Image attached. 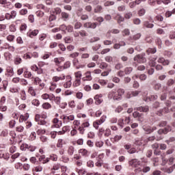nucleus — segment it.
I'll use <instances>...</instances> for the list:
<instances>
[{"label": "nucleus", "instance_id": "nucleus-9", "mask_svg": "<svg viewBox=\"0 0 175 175\" xmlns=\"http://www.w3.org/2000/svg\"><path fill=\"white\" fill-rule=\"evenodd\" d=\"M37 135L40 136V139L41 141L44 142V130H42V129L38 130Z\"/></svg>", "mask_w": 175, "mask_h": 175}, {"label": "nucleus", "instance_id": "nucleus-29", "mask_svg": "<svg viewBox=\"0 0 175 175\" xmlns=\"http://www.w3.org/2000/svg\"><path fill=\"white\" fill-rule=\"evenodd\" d=\"M64 42L67 44L72 43V42H73V38L70 36L65 37Z\"/></svg>", "mask_w": 175, "mask_h": 175}, {"label": "nucleus", "instance_id": "nucleus-10", "mask_svg": "<svg viewBox=\"0 0 175 175\" xmlns=\"http://www.w3.org/2000/svg\"><path fill=\"white\" fill-rule=\"evenodd\" d=\"M36 84L38 85L40 87V90L44 88V83H42V79L39 77L35 79Z\"/></svg>", "mask_w": 175, "mask_h": 175}, {"label": "nucleus", "instance_id": "nucleus-33", "mask_svg": "<svg viewBox=\"0 0 175 175\" xmlns=\"http://www.w3.org/2000/svg\"><path fill=\"white\" fill-rule=\"evenodd\" d=\"M1 157L3 158L5 161H9V159L10 158V154L9 153H2Z\"/></svg>", "mask_w": 175, "mask_h": 175}, {"label": "nucleus", "instance_id": "nucleus-16", "mask_svg": "<svg viewBox=\"0 0 175 175\" xmlns=\"http://www.w3.org/2000/svg\"><path fill=\"white\" fill-rule=\"evenodd\" d=\"M28 93L31 95V96H36V92H35V89L33 87H29L28 89Z\"/></svg>", "mask_w": 175, "mask_h": 175}, {"label": "nucleus", "instance_id": "nucleus-25", "mask_svg": "<svg viewBox=\"0 0 175 175\" xmlns=\"http://www.w3.org/2000/svg\"><path fill=\"white\" fill-rule=\"evenodd\" d=\"M144 131L146 132V135H150V133H152L151 131V126H148L143 128Z\"/></svg>", "mask_w": 175, "mask_h": 175}, {"label": "nucleus", "instance_id": "nucleus-27", "mask_svg": "<svg viewBox=\"0 0 175 175\" xmlns=\"http://www.w3.org/2000/svg\"><path fill=\"white\" fill-rule=\"evenodd\" d=\"M156 44H157L159 49H162V40L161 38H157Z\"/></svg>", "mask_w": 175, "mask_h": 175}, {"label": "nucleus", "instance_id": "nucleus-32", "mask_svg": "<svg viewBox=\"0 0 175 175\" xmlns=\"http://www.w3.org/2000/svg\"><path fill=\"white\" fill-rule=\"evenodd\" d=\"M25 70H27L25 68H19L17 70V75H18V76H21V75H23V74L24 75V72H25Z\"/></svg>", "mask_w": 175, "mask_h": 175}, {"label": "nucleus", "instance_id": "nucleus-5", "mask_svg": "<svg viewBox=\"0 0 175 175\" xmlns=\"http://www.w3.org/2000/svg\"><path fill=\"white\" fill-rule=\"evenodd\" d=\"M129 165L133 167H137V166L140 165V161H139L137 159H132L129 161Z\"/></svg>", "mask_w": 175, "mask_h": 175}, {"label": "nucleus", "instance_id": "nucleus-30", "mask_svg": "<svg viewBox=\"0 0 175 175\" xmlns=\"http://www.w3.org/2000/svg\"><path fill=\"white\" fill-rule=\"evenodd\" d=\"M139 38H142V34L137 33V34L134 35L133 37L131 36L130 39H133V40H139Z\"/></svg>", "mask_w": 175, "mask_h": 175}, {"label": "nucleus", "instance_id": "nucleus-63", "mask_svg": "<svg viewBox=\"0 0 175 175\" xmlns=\"http://www.w3.org/2000/svg\"><path fill=\"white\" fill-rule=\"evenodd\" d=\"M66 31L69 33L70 32H73V26L69 25L68 26H67V29Z\"/></svg>", "mask_w": 175, "mask_h": 175}, {"label": "nucleus", "instance_id": "nucleus-34", "mask_svg": "<svg viewBox=\"0 0 175 175\" xmlns=\"http://www.w3.org/2000/svg\"><path fill=\"white\" fill-rule=\"evenodd\" d=\"M132 70H133V68H132V67H126L124 69V72L126 73V75H131Z\"/></svg>", "mask_w": 175, "mask_h": 175}, {"label": "nucleus", "instance_id": "nucleus-56", "mask_svg": "<svg viewBox=\"0 0 175 175\" xmlns=\"http://www.w3.org/2000/svg\"><path fill=\"white\" fill-rule=\"evenodd\" d=\"M140 23H142V21H140V18H136L133 19V23H134L135 25H140Z\"/></svg>", "mask_w": 175, "mask_h": 175}, {"label": "nucleus", "instance_id": "nucleus-50", "mask_svg": "<svg viewBox=\"0 0 175 175\" xmlns=\"http://www.w3.org/2000/svg\"><path fill=\"white\" fill-rule=\"evenodd\" d=\"M68 152L69 155H73V153L75 152V148L73 146H70L68 148Z\"/></svg>", "mask_w": 175, "mask_h": 175}, {"label": "nucleus", "instance_id": "nucleus-37", "mask_svg": "<svg viewBox=\"0 0 175 175\" xmlns=\"http://www.w3.org/2000/svg\"><path fill=\"white\" fill-rule=\"evenodd\" d=\"M54 20H57V16H55V14H51V15L49 16V21L50 22L51 21H54Z\"/></svg>", "mask_w": 175, "mask_h": 175}, {"label": "nucleus", "instance_id": "nucleus-55", "mask_svg": "<svg viewBox=\"0 0 175 175\" xmlns=\"http://www.w3.org/2000/svg\"><path fill=\"white\" fill-rule=\"evenodd\" d=\"M82 76L83 75L81 74V71H78L75 72L76 79H79L81 80Z\"/></svg>", "mask_w": 175, "mask_h": 175}, {"label": "nucleus", "instance_id": "nucleus-31", "mask_svg": "<svg viewBox=\"0 0 175 175\" xmlns=\"http://www.w3.org/2000/svg\"><path fill=\"white\" fill-rule=\"evenodd\" d=\"M28 14V10L23 8L19 11V14L21 16H25V14Z\"/></svg>", "mask_w": 175, "mask_h": 175}, {"label": "nucleus", "instance_id": "nucleus-14", "mask_svg": "<svg viewBox=\"0 0 175 175\" xmlns=\"http://www.w3.org/2000/svg\"><path fill=\"white\" fill-rule=\"evenodd\" d=\"M29 116L28 114H26L25 116L24 115H21L19 118V122H24V121H27L28 120Z\"/></svg>", "mask_w": 175, "mask_h": 175}, {"label": "nucleus", "instance_id": "nucleus-22", "mask_svg": "<svg viewBox=\"0 0 175 175\" xmlns=\"http://www.w3.org/2000/svg\"><path fill=\"white\" fill-rule=\"evenodd\" d=\"M144 26L146 27V28H154V24L150 23L148 21L144 22Z\"/></svg>", "mask_w": 175, "mask_h": 175}, {"label": "nucleus", "instance_id": "nucleus-1", "mask_svg": "<svg viewBox=\"0 0 175 175\" xmlns=\"http://www.w3.org/2000/svg\"><path fill=\"white\" fill-rule=\"evenodd\" d=\"M144 55H146V54H138L134 57L133 61L137 62L138 64H145V62H147V59L146 57H144Z\"/></svg>", "mask_w": 175, "mask_h": 175}, {"label": "nucleus", "instance_id": "nucleus-13", "mask_svg": "<svg viewBox=\"0 0 175 175\" xmlns=\"http://www.w3.org/2000/svg\"><path fill=\"white\" fill-rule=\"evenodd\" d=\"M55 96L54 94H49L47 93L44 94V100H47V99H49L50 100H53L55 99Z\"/></svg>", "mask_w": 175, "mask_h": 175}, {"label": "nucleus", "instance_id": "nucleus-35", "mask_svg": "<svg viewBox=\"0 0 175 175\" xmlns=\"http://www.w3.org/2000/svg\"><path fill=\"white\" fill-rule=\"evenodd\" d=\"M103 133H105V129L103 128H100L98 129V137H102V136H103Z\"/></svg>", "mask_w": 175, "mask_h": 175}, {"label": "nucleus", "instance_id": "nucleus-42", "mask_svg": "<svg viewBox=\"0 0 175 175\" xmlns=\"http://www.w3.org/2000/svg\"><path fill=\"white\" fill-rule=\"evenodd\" d=\"M63 132H64V133H66V132H70V126H64L63 128H62V130Z\"/></svg>", "mask_w": 175, "mask_h": 175}, {"label": "nucleus", "instance_id": "nucleus-7", "mask_svg": "<svg viewBox=\"0 0 175 175\" xmlns=\"http://www.w3.org/2000/svg\"><path fill=\"white\" fill-rule=\"evenodd\" d=\"M39 154L38 156H37V157L38 158V160L40 161V162H42V163H44V155H43V154L44 153V150H43L42 148H40L39 150Z\"/></svg>", "mask_w": 175, "mask_h": 175}, {"label": "nucleus", "instance_id": "nucleus-15", "mask_svg": "<svg viewBox=\"0 0 175 175\" xmlns=\"http://www.w3.org/2000/svg\"><path fill=\"white\" fill-rule=\"evenodd\" d=\"M23 62V59L20 57V56L16 55V57L14 58V64L16 65H20Z\"/></svg>", "mask_w": 175, "mask_h": 175}, {"label": "nucleus", "instance_id": "nucleus-3", "mask_svg": "<svg viewBox=\"0 0 175 175\" xmlns=\"http://www.w3.org/2000/svg\"><path fill=\"white\" fill-rule=\"evenodd\" d=\"M35 120L38 122V125H44V115L37 114L35 117Z\"/></svg>", "mask_w": 175, "mask_h": 175}, {"label": "nucleus", "instance_id": "nucleus-46", "mask_svg": "<svg viewBox=\"0 0 175 175\" xmlns=\"http://www.w3.org/2000/svg\"><path fill=\"white\" fill-rule=\"evenodd\" d=\"M109 66V64L106 62H102V64L100 65L99 68L100 69H106Z\"/></svg>", "mask_w": 175, "mask_h": 175}, {"label": "nucleus", "instance_id": "nucleus-36", "mask_svg": "<svg viewBox=\"0 0 175 175\" xmlns=\"http://www.w3.org/2000/svg\"><path fill=\"white\" fill-rule=\"evenodd\" d=\"M4 57H5V59H6V61H9V59H10V58H12V55L9 52H5V53H4Z\"/></svg>", "mask_w": 175, "mask_h": 175}, {"label": "nucleus", "instance_id": "nucleus-28", "mask_svg": "<svg viewBox=\"0 0 175 175\" xmlns=\"http://www.w3.org/2000/svg\"><path fill=\"white\" fill-rule=\"evenodd\" d=\"M7 76L12 77L13 75H14V72H13V68H8L7 69V74H5Z\"/></svg>", "mask_w": 175, "mask_h": 175}, {"label": "nucleus", "instance_id": "nucleus-62", "mask_svg": "<svg viewBox=\"0 0 175 175\" xmlns=\"http://www.w3.org/2000/svg\"><path fill=\"white\" fill-rule=\"evenodd\" d=\"M32 105L34 106H39L40 105V103L37 99H34L31 101Z\"/></svg>", "mask_w": 175, "mask_h": 175}, {"label": "nucleus", "instance_id": "nucleus-53", "mask_svg": "<svg viewBox=\"0 0 175 175\" xmlns=\"http://www.w3.org/2000/svg\"><path fill=\"white\" fill-rule=\"evenodd\" d=\"M138 14L139 16H144V14H146V10L142 8V9H140L139 11H138Z\"/></svg>", "mask_w": 175, "mask_h": 175}, {"label": "nucleus", "instance_id": "nucleus-17", "mask_svg": "<svg viewBox=\"0 0 175 175\" xmlns=\"http://www.w3.org/2000/svg\"><path fill=\"white\" fill-rule=\"evenodd\" d=\"M89 25L88 26V28H92V29H95V28H96V27H98V23L95 22V23H91V22H88Z\"/></svg>", "mask_w": 175, "mask_h": 175}, {"label": "nucleus", "instance_id": "nucleus-38", "mask_svg": "<svg viewBox=\"0 0 175 175\" xmlns=\"http://www.w3.org/2000/svg\"><path fill=\"white\" fill-rule=\"evenodd\" d=\"M9 135V131L8 129L3 130L1 133V136H3V137H7V136Z\"/></svg>", "mask_w": 175, "mask_h": 175}, {"label": "nucleus", "instance_id": "nucleus-45", "mask_svg": "<svg viewBox=\"0 0 175 175\" xmlns=\"http://www.w3.org/2000/svg\"><path fill=\"white\" fill-rule=\"evenodd\" d=\"M16 126V120H10L9 122V127L10 128H14Z\"/></svg>", "mask_w": 175, "mask_h": 175}, {"label": "nucleus", "instance_id": "nucleus-52", "mask_svg": "<svg viewBox=\"0 0 175 175\" xmlns=\"http://www.w3.org/2000/svg\"><path fill=\"white\" fill-rule=\"evenodd\" d=\"M83 25H81V23L80 22H77L75 24V29H80V28H81Z\"/></svg>", "mask_w": 175, "mask_h": 175}, {"label": "nucleus", "instance_id": "nucleus-60", "mask_svg": "<svg viewBox=\"0 0 175 175\" xmlns=\"http://www.w3.org/2000/svg\"><path fill=\"white\" fill-rule=\"evenodd\" d=\"M15 168L18 170L23 169V164L21 163H15Z\"/></svg>", "mask_w": 175, "mask_h": 175}, {"label": "nucleus", "instance_id": "nucleus-24", "mask_svg": "<svg viewBox=\"0 0 175 175\" xmlns=\"http://www.w3.org/2000/svg\"><path fill=\"white\" fill-rule=\"evenodd\" d=\"M42 65H43V62H40L38 63V66H40V68H38V70H37L38 75H42V73H43V68H42Z\"/></svg>", "mask_w": 175, "mask_h": 175}, {"label": "nucleus", "instance_id": "nucleus-59", "mask_svg": "<svg viewBox=\"0 0 175 175\" xmlns=\"http://www.w3.org/2000/svg\"><path fill=\"white\" fill-rule=\"evenodd\" d=\"M139 78L142 81H144L147 79V75L146 74H142L139 75Z\"/></svg>", "mask_w": 175, "mask_h": 175}, {"label": "nucleus", "instance_id": "nucleus-61", "mask_svg": "<svg viewBox=\"0 0 175 175\" xmlns=\"http://www.w3.org/2000/svg\"><path fill=\"white\" fill-rule=\"evenodd\" d=\"M132 16H133L132 12H127L124 14V18L129 20V18H131Z\"/></svg>", "mask_w": 175, "mask_h": 175}, {"label": "nucleus", "instance_id": "nucleus-8", "mask_svg": "<svg viewBox=\"0 0 175 175\" xmlns=\"http://www.w3.org/2000/svg\"><path fill=\"white\" fill-rule=\"evenodd\" d=\"M38 33H39V30H38V29L29 30L27 32V36H29V38H33V36H36V35H38Z\"/></svg>", "mask_w": 175, "mask_h": 175}, {"label": "nucleus", "instance_id": "nucleus-2", "mask_svg": "<svg viewBox=\"0 0 175 175\" xmlns=\"http://www.w3.org/2000/svg\"><path fill=\"white\" fill-rule=\"evenodd\" d=\"M169 132H172V126L170 125L165 126L164 129H160L157 133L159 135H167Z\"/></svg>", "mask_w": 175, "mask_h": 175}, {"label": "nucleus", "instance_id": "nucleus-40", "mask_svg": "<svg viewBox=\"0 0 175 175\" xmlns=\"http://www.w3.org/2000/svg\"><path fill=\"white\" fill-rule=\"evenodd\" d=\"M53 14H61L62 13V10L59 8H56L54 9V11L53 12Z\"/></svg>", "mask_w": 175, "mask_h": 175}, {"label": "nucleus", "instance_id": "nucleus-39", "mask_svg": "<svg viewBox=\"0 0 175 175\" xmlns=\"http://www.w3.org/2000/svg\"><path fill=\"white\" fill-rule=\"evenodd\" d=\"M80 84H81V80L80 79H77L75 80V83H74L72 84V85H73L74 87H79V85H80Z\"/></svg>", "mask_w": 175, "mask_h": 175}, {"label": "nucleus", "instance_id": "nucleus-47", "mask_svg": "<svg viewBox=\"0 0 175 175\" xmlns=\"http://www.w3.org/2000/svg\"><path fill=\"white\" fill-rule=\"evenodd\" d=\"M148 53H150V54H155V53H157V48H149L148 49Z\"/></svg>", "mask_w": 175, "mask_h": 175}, {"label": "nucleus", "instance_id": "nucleus-26", "mask_svg": "<svg viewBox=\"0 0 175 175\" xmlns=\"http://www.w3.org/2000/svg\"><path fill=\"white\" fill-rule=\"evenodd\" d=\"M21 99H22V100H25L27 99V94L25 93V90H21Z\"/></svg>", "mask_w": 175, "mask_h": 175}, {"label": "nucleus", "instance_id": "nucleus-43", "mask_svg": "<svg viewBox=\"0 0 175 175\" xmlns=\"http://www.w3.org/2000/svg\"><path fill=\"white\" fill-rule=\"evenodd\" d=\"M103 9L102 5H97L96 8H94V13H99Z\"/></svg>", "mask_w": 175, "mask_h": 175}, {"label": "nucleus", "instance_id": "nucleus-57", "mask_svg": "<svg viewBox=\"0 0 175 175\" xmlns=\"http://www.w3.org/2000/svg\"><path fill=\"white\" fill-rule=\"evenodd\" d=\"M36 14L38 17H43L44 16V12L42 10H39L36 12Z\"/></svg>", "mask_w": 175, "mask_h": 175}, {"label": "nucleus", "instance_id": "nucleus-48", "mask_svg": "<svg viewBox=\"0 0 175 175\" xmlns=\"http://www.w3.org/2000/svg\"><path fill=\"white\" fill-rule=\"evenodd\" d=\"M15 36L13 35H9L6 37V39L8 42H13L14 40Z\"/></svg>", "mask_w": 175, "mask_h": 175}, {"label": "nucleus", "instance_id": "nucleus-6", "mask_svg": "<svg viewBox=\"0 0 175 175\" xmlns=\"http://www.w3.org/2000/svg\"><path fill=\"white\" fill-rule=\"evenodd\" d=\"M137 111H140L141 113H148L150 111V107L148 105L146 106H141L136 108Z\"/></svg>", "mask_w": 175, "mask_h": 175}, {"label": "nucleus", "instance_id": "nucleus-21", "mask_svg": "<svg viewBox=\"0 0 175 175\" xmlns=\"http://www.w3.org/2000/svg\"><path fill=\"white\" fill-rule=\"evenodd\" d=\"M59 31H62L63 33H66L67 26L65 24H62L59 27Z\"/></svg>", "mask_w": 175, "mask_h": 175}, {"label": "nucleus", "instance_id": "nucleus-44", "mask_svg": "<svg viewBox=\"0 0 175 175\" xmlns=\"http://www.w3.org/2000/svg\"><path fill=\"white\" fill-rule=\"evenodd\" d=\"M79 152L82 154L83 157H85L87 154H88V150H87L86 149H81L79 150Z\"/></svg>", "mask_w": 175, "mask_h": 175}, {"label": "nucleus", "instance_id": "nucleus-20", "mask_svg": "<svg viewBox=\"0 0 175 175\" xmlns=\"http://www.w3.org/2000/svg\"><path fill=\"white\" fill-rule=\"evenodd\" d=\"M57 148H62L64 147V139H59L57 144Z\"/></svg>", "mask_w": 175, "mask_h": 175}, {"label": "nucleus", "instance_id": "nucleus-51", "mask_svg": "<svg viewBox=\"0 0 175 175\" xmlns=\"http://www.w3.org/2000/svg\"><path fill=\"white\" fill-rule=\"evenodd\" d=\"M173 84H174V79H170L167 82V85L168 87H172V85H173Z\"/></svg>", "mask_w": 175, "mask_h": 175}, {"label": "nucleus", "instance_id": "nucleus-54", "mask_svg": "<svg viewBox=\"0 0 175 175\" xmlns=\"http://www.w3.org/2000/svg\"><path fill=\"white\" fill-rule=\"evenodd\" d=\"M16 132H24V126H18L16 127Z\"/></svg>", "mask_w": 175, "mask_h": 175}, {"label": "nucleus", "instance_id": "nucleus-4", "mask_svg": "<svg viewBox=\"0 0 175 175\" xmlns=\"http://www.w3.org/2000/svg\"><path fill=\"white\" fill-rule=\"evenodd\" d=\"M125 94V90L124 89H118V96H113L114 100H121V98H122V95Z\"/></svg>", "mask_w": 175, "mask_h": 175}, {"label": "nucleus", "instance_id": "nucleus-19", "mask_svg": "<svg viewBox=\"0 0 175 175\" xmlns=\"http://www.w3.org/2000/svg\"><path fill=\"white\" fill-rule=\"evenodd\" d=\"M158 126H159V128H164V126H167V121L166 120H161Z\"/></svg>", "mask_w": 175, "mask_h": 175}, {"label": "nucleus", "instance_id": "nucleus-11", "mask_svg": "<svg viewBox=\"0 0 175 175\" xmlns=\"http://www.w3.org/2000/svg\"><path fill=\"white\" fill-rule=\"evenodd\" d=\"M106 116L103 115V116H101L100 120H97L95 121V124H96V125H102V124H103V122L106 121Z\"/></svg>", "mask_w": 175, "mask_h": 175}, {"label": "nucleus", "instance_id": "nucleus-18", "mask_svg": "<svg viewBox=\"0 0 175 175\" xmlns=\"http://www.w3.org/2000/svg\"><path fill=\"white\" fill-rule=\"evenodd\" d=\"M62 18L64 19V21H68V18H69V14L62 12Z\"/></svg>", "mask_w": 175, "mask_h": 175}, {"label": "nucleus", "instance_id": "nucleus-12", "mask_svg": "<svg viewBox=\"0 0 175 175\" xmlns=\"http://www.w3.org/2000/svg\"><path fill=\"white\" fill-rule=\"evenodd\" d=\"M23 76L25 77V79H33V75L32 73L29 71H27V70H25Z\"/></svg>", "mask_w": 175, "mask_h": 175}, {"label": "nucleus", "instance_id": "nucleus-41", "mask_svg": "<svg viewBox=\"0 0 175 175\" xmlns=\"http://www.w3.org/2000/svg\"><path fill=\"white\" fill-rule=\"evenodd\" d=\"M71 86H72V80L68 81L64 85V88H70Z\"/></svg>", "mask_w": 175, "mask_h": 175}, {"label": "nucleus", "instance_id": "nucleus-58", "mask_svg": "<svg viewBox=\"0 0 175 175\" xmlns=\"http://www.w3.org/2000/svg\"><path fill=\"white\" fill-rule=\"evenodd\" d=\"M22 167H23V170H25V171L29 170V169L31 167V166L28 163H25L23 165V166H22Z\"/></svg>", "mask_w": 175, "mask_h": 175}, {"label": "nucleus", "instance_id": "nucleus-49", "mask_svg": "<svg viewBox=\"0 0 175 175\" xmlns=\"http://www.w3.org/2000/svg\"><path fill=\"white\" fill-rule=\"evenodd\" d=\"M173 142H175V137H171L169 138V139L165 141V143H167V144H170V143H173Z\"/></svg>", "mask_w": 175, "mask_h": 175}, {"label": "nucleus", "instance_id": "nucleus-64", "mask_svg": "<svg viewBox=\"0 0 175 175\" xmlns=\"http://www.w3.org/2000/svg\"><path fill=\"white\" fill-rule=\"evenodd\" d=\"M170 39H175V31H170Z\"/></svg>", "mask_w": 175, "mask_h": 175}, {"label": "nucleus", "instance_id": "nucleus-23", "mask_svg": "<svg viewBox=\"0 0 175 175\" xmlns=\"http://www.w3.org/2000/svg\"><path fill=\"white\" fill-rule=\"evenodd\" d=\"M1 49H5V50H9L10 51H12V53L14 52V50H16V48H14V46H10V44H8V47L1 46Z\"/></svg>", "mask_w": 175, "mask_h": 175}]
</instances>
